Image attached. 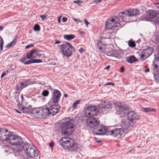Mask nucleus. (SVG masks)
<instances>
[{"label": "nucleus", "instance_id": "nucleus-13", "mask_svg": "<svg viewBox=\"0 0 159 159\" xmlns=\"http://www.w3.org/2000/svg\"><path fill=\"white\" fill-rule=\"evenodd\" d=\"M139 8L142 10V12H140L137 9H129L128 11H126L128 14V17L130 16H137L139 14L143 13L144 11L143 10H145V8L142 6H140L139 7Z\"/></svg>", "mask_w": 159, "mask_h": 159}, {"label": "nucleus", "instance_id": "nucleus-31", "mask_svg": "<svg viewBox=\"0 0 159 159\" xmlns=\"http://www.w3.org/2000/svg\"><path fill=\"white\" fill-rule=\"evenodd\" d=\"M64 39L66 40H71L74 39L75 36L74 34L64 35L63 36Z\"/></svg>", "mask_w": 159, "mask_h": 159}, {"label": "nucleus", "instance_id": "nucleus-55", "mask_svg": "<svg viewBox=\"0 0 159 159\" xmlns=\"http://www.w3.org/2000/svg\"><path fill=\"white\" fill-rule=\"evenodd\" d=\"M148 43H149V44H152V45H154V44H155L154 43V42L153 41V40H149L148 42Z\"/></svg>", "mask_w": 159, "mask_h": 159}, {"label": "nucleus", "instance_id": "nucleus-42", "mask_svg": "<svg viewBox=\"0 0 159 159\" xmlns=\"http://www.w3.org/2000/svg\"><path fill=\"white\" fill-rule=\"evenodd\" d=\"M72 18L75 21V22H76V23L77 24L79 22H82V21H80L79 19H76L74 18V17H72Z\"/></svg>", "mask_w": 159, "mask_h": 159}, {"label": "nucleus", "instance_id": "nucleus-59", "mask_svg": "<svg viewBox=\"0 0 159 159\" xmlns=\"http://www.w3.org/2000/svg\"><path fill=\"white\" fill-rule=\"evenodd\" d=\"M145 71L146 72H149V68H148V69H146Z\"/></svg>", "mask_w": 159, "mask_h": 159}, {"label": "nucleus", "instance_id": "nucleus-15", "mask_svg": "<svg viewBox=\"0 0 159 159\" xmlns=\"http://www.w3.org/2000/svg\"><path fill=\"white\" fill-rule=\"evenodd\" d=\"M124 132L123 129L120 128L111 130L109 131L108 133L110 135L113 137L120 138L123 134Z\"/></svg>", "mask_w": 159, "mask_h": 159}, {"label": "nucleus", "instance_id": "nucleus-39", "mask_svg": "<svg viewBox=\"0 0 159 159\" xmlns=\"http://www.w3.org/2000/svg\"><path fill=\"white\" fill-rule=\"evenodd\" d=\"M73 2L77 4L78 6H80L81 5L80 3H82L83 1L80 0H78L77 1H74Z\"/></svg>", "mask_w": 159, "mask_h": 159}, {"label": "nucleus", "instance_id": "nucleus-21", "mask_svg": "<svg viewBox=\"0 0 159 159\" xmlns=\"http://www.w3.org/2000/svg\"><path fill=\"white\" fill-rule=\"evenodd\" d=\"M128 10H125V11H122L120 12L118 15V16L117 17H118L119 19V22L120 23L122 22H125V20L127 19V17H128V14L126 11Z\"/></svg>", "mask_w": 159, "mask_h": 159}, {"label": "nucleus", "instance_id": "nucleus-8", "mask_svg": "<svg viewBox=\"0 0 159 159\" xmlns=\"http://www.w3.org/2000/svg\"><path fill=\"white\" fill-rule=\"evenodd\" d=\"M159 16V11H154L150 9L146 11V16H141L140 19L142 20H147V19H152L155 17L156 20Z\"/></svg>", "mask_w": 159, "mask_h": 159}, {"label": "nucleus", "instance_id": "nucleus-19", "mask_svg": "<svg viewBox=\"0 0 159 159\" xmlns=\"http://www.w3.org/2000/svg\"><path fill=\"white\" fill-rule=\"evenodd\" d=\"M60 107L58 105H53L49 107L50 112V115L54 116L59 112Z\"/></svg>", "mask_w": 159, "mask_h": 159}, {"label": "nucleus", "instance_id": "nucleus-61", "mask_svg": "<svg viewBox=\"0 0 159 159\" xmlns=\"http://www.w3.org/2000/svg\"><path fill=\"white\" fill-rule=\"evenodd\" d=\"M3 27L2 26H0V30H3Z\"/></svg>", "mask_w": 159, "mask_h": 159}, {"label": "nucleus", "instance_id": "nucleus-2", "mask_svg": "<svg viewBox=\"0 0 159 159\" xmlns=\"http://www.w3.org/2000/svg\"><path fill=\"white\" fill-rule=\"evenodd\" d=\"M74 119L70 117H66L61 120V132L62 134L69 135L74 131L75 125Z\"/></svg>", "mask_w": 159, "mask_h": 159}, {"label": "nucleus", "instance_id": "nucleus-47", "mask_svg": "<svg viewBox=\"0 0 159 159\" xmlns=\"http://www.w3.org/2000/svg\"><path fill=\"white\" fill-rule=\"evenodd\" d=\"M84 23L86 24V26H88L90 23L86 19L84 20Z\"/></svg>", "mask_w": 159, "mask_h": 159}, {"label": "nucleus", "instance_id": "nucleus-11", "mask_svg": "<svg viewBox=\"0 0 159 159\" xmlns=\"http://www.w3.org/2000/svg\"><path fill=\"white\" fill-rule=\"evenodd\" d=\"M93 131L94 133L96 135H103L107 132L106 127L100 124V123L95 128Z\"/></svg>", "mask_w": 159, "mask_h": 159}, {"label": "nucleus", "instance_id": "nucleus-37", "mask_svg": "<svg viewBox=\"0 0 159 159\" xmlns=\"http://www.w3.org/2000/svg\"><path fill=\"white\" fill-rule=\"evenodd\" d=\"M40 28L39 25L36 24L34 27V30L35 31H39L40 30Z\"/></svg>", "mask_w": 159, "mask_h": 159}, {"label": "nucleus", "instance_id": "nucleus-36", "mask_svg": "<svg viewBox=\"0 0 159 159\" xmlns=\"http://www.w3.org/2000/svg\"><path fill=\"white\" fill-rule=\"evenodd\" d=\"M154 79L156 80L159 82V70H157V74L155 73L154 75Z\"/></svg>", "mask_w": 159, "mask_h": 159}, {"label": "nucleus", "instance_id": "nucleus-20", "mask_svg": "<svg viewBox=\"0 0 159 159\" xmlns=\"http://www.w3.org/2000/svg\"><path fill=\"white\" fill-rule=\"evenodd\" d=\"M39 57V52L35 49H33L29 52L26 53V57L28 59Z\"/></svg>", "mask_w": 159, "mask_h": 159}, {"label": "nucleus", "instance_id": "nucleus-24", "mask_svg": "<svg viewBox=\"0 0 159 159\" xmlns=\"http://www.w3.org/2000/svg\"><path fill=\"white\" fill-rule=\"evenodd\" d=\"M15 155L16 156H18L21 155L23 153V152L24 151L23 148V145L21 147L18 146V148H15L13 150Z\"/></svg>", "mask_w": 159, "mask_h": 159}, {"label": "nucleus", "instance_id": "nucleus-45", "mask_svg": "<svg viewBox=\"0 0 159 159\" xmlns=\"http://www.w3.org/2000/svg\"><path fill=\"white\" fill-rule=\"evenodd\" d=\"M48 89L49 90H50L51 91H52L53 92L54 91V90H57L56 89H52V88L51 86H49L48 87Z\"/></svg>", "mask_w": 159, "mask_h": 159}, {"label": "nucleus", "instance_id": "nucleus-53", "mask_svg": "<svg viewBox=\"0 0 159 159\" xmlns=\"http://www.w3.org/2000/svg\"><path fill=\"white\" fill-rule=\"evenodd\" d=\"M120 72H123L124 71V68L123 66H122L120 68Z\"/></svg>", "mask_w": 159, "mask_h": 159}, {"label": "nucleus", "instance_id": "nucleus-6", "mask_svg": "<svg viewBox=\"0 0 159 159\" xmlns=\"http://www.w3.org/2000/svg\"><path fill=\"white\" fill-rule=\"evenodd\" d=\"M121 25L119 19L115 16L111 18L108 19L106 22L105 27L107 29H112L117 26L118 24Z\"/></svg>", "mask_w": 159, "mask_h": 159}, {"label": "nucleus", "instance_id": "nucleus-33", "mask_svg": "<svg viewBox=\"0 0 159 159\" xmlns=\"http://www.w3.org/2000/svg\"><path fill=\"white\" fill-rule=\"evenodd\" d=\"M143 111L145 112H150L152 111H155V109L154 108H143Z\"/></svg>", "mask_w": 159, "mask_h": 159}, {"label": "nucleus", "instance_id": "nucleus-63", "mask_svg": "<svg viewBox=\"0 0 159 159\" xmlns=\"http://www.w3.org/2000/svg\"><path fill=\"white\" fill-rule=\"evenodd\" d=\"M67 95L66 94H65L64 95V97L65 98H67Z\"/></svg>", "mask_w": 159, "mask_h": 159}, {"label": "nucleus", "instance_id": "nucleus-23", "mask_svg": "<svg viewBox=\"0 0 159 159\" xmlns=\"http://www.w3.org/2000/svg\"><path fill=\"white\" fill-rule=\"evenodd\" d=\"M120 126L124 131L125 129H129L130 126V122L129 120L122 119L120 123Z\"/></svg>", "mask_w": 159, "mask_h": 159}, {"label": "nucleus", "instance_id": "nucleus-58", "mask_svg": "<svg viewBox=\"0 0 159 159\" xmlns=\"http://www.w3.org/2000/svg\"><path fill=\"white\" fill-rule=\"evenodd\" d=\"M110 67V66H107L104 69H107V70H108Z\"/></svg>", "mask_w": 159, "mask_h": 159}, {"label": "nucleus", "instance_id": "nucleus-43", "mask_svg": "<svg viewBox=\"0 0 159 159\" xmlns=\"http://www.w3.org/2000/svg\"><path fill=\"white\" fill-rule=\"evenodd\" d=\"M26 57H25L20 58V61L22 62H23L26 60Z\"/></svg>", "mask_w": 159, "mask_h": 159}, {"label": "nucleus", "instance_id": "nucleus-52", "mask_svg": "<svg viewBox=\"0 0 159 159\" xmlns=\"http://www.w3.org/2000/svg\"><path fill=\"white\" fill-rule=\"evenodd\" d=\"M79 51L80 52V53H83L84 51V50L82 48H81L79 50Z\"/></svg>", "mask_w": 159, "mask_h": 159}, {"label": "nucleus", "instance_id": "nucleus-5", "mask_svg": "<svg viewBox=\"0 0 159 159\" xmlns=\"http://www.w3.org/2000/svg\"><path fill=\"white\" fill-rule=\"evenodd\" d=\"M60 51L62 55L67 58L72 54L74 48L69 43L66 42L60 46Z\"/></svg>", "mask_w": 159, "mask_h": 159}, {"label": "nucleus", "instance_id": "nucleus-54", "mask_svg": "<svg viewBox=\"0 0 159 159\" xmlns=\"http://www.w3.org/2000/svg\"><path fill=\"white\" fill-rule=\"evenodd\" d=\"M54 143L53 142H51L49 144V146L51 148H52L54 145Z\"/></svg>", "mask_w": 159, "mask_h": 159}, {"label": "nucleus", "instance_id": "nucleus-3", "mask_svg": "<svg viewBox=\"0 0 159 159\" xmlns=\"http://www.w3.org/2000/svg\"><path fill=\"white\" fill-rule=\"evenodd\" d=\"M60 144L63 148L73 151H77L78 149L77 145L75 144L73 140L69 138L62 137L60 141Z\"/></svg>", "mask_w": 159, "mask_h": 159}, {"label": "nucleus", "instance_id": "nucleus-14", "mask_svg": "<svg viewBox=\"0 0 159 159\" xmlns=\"http://www.w3.org/2000/svg\"><path fill=\"white\" fill-rule=\"evenodd\" d=\"M153 48L152 47H148L143 50L141 53V57L143 59L149 57L153 53Z\"/></svg>", "mask_w": 159, "mask_h": 159}, {"label": "nucleus", "instance_id": "nucleus-12", "mask_svg": "<svg viewBox=\"0 0 159 159\" xmlns=\"http://www.w3.org/2000/svg\"><path fill=\"white\" fill-rule=\"evenodd\" d=\"M61 95V93L59 91L54 90L52 92L51 100L53 103H57L59 101Z\"/></svg>", "mask_w": 159, "mask_h": 159}, {"label": "nucleus", "instance_id": "nucleus-29", "mask_svg": "<svg viewBox=\"0 0 159 159\" xmlns=\"http://www.w3.org/2000/svg\"><path fill=\"white\" fill-rule=\"evenodd\" d=\"M137 60V59L134 56H130L126 58V61L127 62L131 63Z\"/></svg>", "mask_w": 159, "mask_h": 159}, {"label": "nucleus", "instance_id": "nucleus-27", "mask_svg": "<svg viewBox=\"0 0 159 159\" xmlns=\"http://www.w3.org/2000/svg\"><path fill=\"white\" fill-rule=\"evenodd\" d=\"M30 84V83L28 81H24L23 82H20L19 85V87H17V88L19 89L25 88Z\"/></svg>", "mask_w": 159, "mask_h": 159}, {"label": "nucleus", "instance_id": "nucleus-44", "mask_svg": "<svg viewBox=\"0 0 159 159\" xmlns=\"http://www.w3.org/2000/svg\"><path fill=\"white\" fill-rule=\"evenodd\" d=\"M33 46L34 45L33 44H30L26 46V47H25V48L27 49L28 48L32 47H33Z\"/></svg>", "mask_w": 159, "mask_h": 159}, {"label": "nucleus", "instance_id": "nucleus-34", "mask_svg": "<svg viewBox=\"0 0 159 159\" xmlns=\"http://www.w3.org/2000/svg\"><path fill=\"white\" fill-rule=\"evenodd\" d=\"M128 44L129 47L133 48L135 46V43L132 40H129Z\"/></svg>", "mask_w": 159, "mask_h": 159}, {"label": "nucleus", "instance_id": "nucleus-60", "mask_svg": "<svg viewBox=\"0 0 159 159\" xmlns=\"http://www.w3.org/2000/svg\"><path fill=\"white\" fill-rule=\"evenodd\" d=\"M57 20H58V22L59 23H61V20H60V17L58 18Z\"/></svg>", "mask_w": 159, "mask_h": 159}, {"label": "nucleus", "instance_id": "nucleus-57", "mask_svg": "<svg viewBox=\"0 0 159 159\" xmlns=\"http://www.w3.org/2000/svg\"><path fill=\"white\" fill-rule=\"evenodd\" d=\"M156 21L157 24H159V17L157 19Z\"/></svg>", "mask_w": 159, "mask_h": 159}, {"label": "nucleus", "instance_id": "nucleus-62", "mask_svg": "<svg viewBox=\"0 0 159 159\" xmlns=\"http://www.w3.org/2000/svg\"><path fill=\"white\" fill-rule=\"evenodd\" d=\"M96 142L98 143H100L102 142V141L101 140H98Z\"/></svg>", "mask_w": 159, "mask_h": 159}, {"label": "nucleus", "instance_id": "nucleus-26", "mask_svg": "<svg viewBox=\"0 0 159 159\" xmlns=\"http://www.w3.org/2000/svg\"><path fill=\"white\" fill-rule=\"evenodd\" d=\"M102 40L98 41L96 43V45L98 48L100 50L101 52L102 49H103L106 47L107 44H106L104 42H102Z\"/></svg>", "mask_w": 159, "mask_h": 159}, {"label": "nucleus", "instance_id": "nucleus-48", "mask_svg": "<svg viewBox=\"0 0 159 159\" xmlns=\"http://www.w3.org/2000/svg\"><path fill=\"white\" fill-rule=\"evenodd\" d=\"M68 19L67 17H63L62 19V20L63 22H66L67 20Z\"/></svg>", "mask_w": 159, "mask_h": 159}, {"label": "nucleus", "instance_id": "nucleus-22", "mask_svg": "<svg viewBox=\"0 0 159 159\" xmlns=\"http://www.w3.org/2000/svg\"><path fill=\"white\" fill-rule=\"evenodd\" d=\"M31 114L39 118H42L41 110L40 108H32Z\"/></svg>", "mask_w": 159, "mask_h": 159}, {"label": "nucleus", "instance_id": "nucleus-46", "mask_svg": "<svg viewBox=\"0 0 159 159\" xmlns=\"http://www.w3.org/2000/svg\"><path fill=\"white\" fill-rule=\"evenodd\" d=\"M110 85L113 86L114 85V84L112 83H107L105 84V85Z\"/></svg>", "mask_w": 159, "mask_h": 159}, {"label": "nucleus", "instance_id": "nucleus-49", "mask_svg": "<svg viewBox=\"0 0 159 159\" xmlns=\"http://www.w3.org/2000/svg\"><path fill=\"white\" fill-rule=\"evenodd\" d=\"M6 74V72L5 71H4L2 74L1 76V78H2Z\"/></svg>", "mask_w": 159, "mask_h": 159}, {"label": "nucleus", "instance_id": "nucleus-64", "mask_svg": "<svg viewBox=\"0 0 159 159\" xmlns=\"http://www.w3.org/2000/svg\"><path fill=\"white\" fill-rule=\"evenodd\" d=\"M15 110L18 113H20V112L18 110H17V109H15Z\"/></svg>", "mask_w": 159, "mask_h": 159}, {"label": "nucleus", "instance_id": "nucleus-50", "mask_svg": "<svg viewBox=\"0 0 159 159\" xmlns=\"http://www.w3.org/2000/svg\"><path fill=\"white\" fill-rule=\"evenodd\" d=\"M102 1L101 0H95L93 1L96 4H97L98 2H100Z\"/></svg>", "mask_w": 159, "mask_h": 159}, {"label": "nucleus", "instance_id": "nucleus-25", "mask_svg": "<svg viewBox=\"0 0 159 159\" xmlns=\"http://www.w3.org/2000/svg\"><path fill=\"white\" fill-rule=\"evenodd\" d=\"M41 110V116L42 118H45L46 116L50 115L49 110L48 108H44L42 109Z\"/></svg>", "mask_w": 159, "mask_h": 159}, {"label": "nucleus", "instance_id": "nucleus-35", "mask_svg": "<svg viewBox=\"0 0 159 159\" xmlns=\"http://www.w3.org/2000/svg\"><path fill=\"white\" fill-rule=\"evenodd\" d=\"M16 43V40H12L11 42L8 44L6 45V48H9L13 47Z\"/></svg>", "mask_w": 159, "mask_h": 159}, {"label": "nucleus", "instance_id": "nucleus-40", "mask_svg": "<svg viewBox=\"0 0 159 159\" xmlns=\"http://www.w3.org/2000/svg\"><path fill=\"white\" fill-rule=\"evenodd\" d=\"M47 15H45V14H43V15L40 16V17L41 18L42 20H45L47 18Z\"/></svg>", "mask_w": 159, "mask_h": 159}, {"label": "nucleus", "instance_id": "nucleus-18", "mask_svg": "<svg viewBox=\"0 0 159 159\" xmlns=\"http://www.w3.org/2000/svg\"><path fill=\"white\" fill-rule=\"evenodd\" d=\"M127 117L131 123H133L134 120H138L139 119V116L134 111H129L127 113Z\"/></svg>", "mask_w": 159, "mask_h": 159}, {"label": "nucleus", "instance_id": "nucleus-7", "mask_svg": "<svg viewBox=\"0 0 159 159\" xmlns=\"http://www.w3.org/2000/svg\"><path fill=\"white\" fill-rule=\"evenodd\" d=\"M101 52L108 56L117 57L119 55V54L114 50V46L111 44H107L104 48L101 50Z\"/></svg>", "mask_w": 159, "mask_h": 159}, {"label": "nucleus", "instance_id": "nucleus-4", "mask_svg": "<svg viewBox=\"0 0 159 159\" xmlns=\"http://www.w3.org/2000/svg\"><path fill=\"white\" fill-rule=\"evenodd\" d=\"M24 151L30 157L34 158L38 155V151L37 149L32 145L26 143L23 145Z\"/></svg>", "mask_w": 159, "mask_h": 159}, {"label": "nucleus", "instance_id": "nucleus-28", "mask_svg": "<svg viewBox=\"0 0 159 159\" xmlns=\"http://www.w3.org/2000/svg\"><path fill=\"white\" fill-rule=\"evenodd\" d=\"M42 62V60L40 59H31L24 62L25 65L30 64L34 63H40Z\"/></svg>", "mask_w": 159, "mask_h": 159}, {"label": "nucleus", "instance_id": "nucleus-10", "mask_svg": "<svg viewBox=\"0 0 159 159\" xmlns=\"http://www.w3.org/2000/svg\"><path fill=\"white\" fill-rule=\"evenodd\" d=\"M11 133L7 130L5 129H0V141H8L10 136H11Z\"/></svg>", "mask_w": 159, "mask_h": 159}, {"label": "nucleus", "instance_id": "nucleus-38", "mask_svg": "<svg viewBox=\"0 0 159 159\" xmlns=\"http://www.w3.org/2000/svg\"><path fill=\"white\" fill-rule=\"evenodd\" d=\"M49 92L47 90H43L42 93V95L44 97H47L49 94Z\"/></svg>", "mask_w": 159, "mask_h": 159}, {"label": "nucleus", "instance_id": "nucleus-16", "mask_svg": "<svg viewBox=\"0 0 159 159\" xmlns=\"http://www.w3.org/2000/svg\"><path fill=\"white\" fill-rule=\"evenodd\" d=\"M109 101H104L101 104L99 105V107H98L99 110L101 108L102 111H103V110L106 111L108 109H110L112 108V106L113 102Z\"/></svg>", "mask_w": 159, "mask_h": 159}, {"label": "nucleus", "instance_id": "nucleus-41", "mask_svg": "<svg viewBox=\"0 0 159 159\" xmlns=\"http://www.w3.org/2000/svg\"><path fill=\"white\" fill-rule=\"evenodd\" d=\"M3 44H4L3 41L1 40V42L0 43V51H1L2 50Z\"/></svg>", "mask_w": 159, "mask_h": 159}, {"label": "nucleus", "instance_id": "nucleus-1", "mask_svg": "<svg viewBox=\"0 0 159 159\" xmlns=\"http://www.w3.org/2000/svg\"><path fill=\"white\" fill-rule=\"evenodd\" d=\"M84 114L86 116L89 118L87 120V127L89 129H93V130L99 123L98 119L92 117L95 116L99 111L98 107L95 106H86L84 108Z\"/></svg>", "mask_w": 159, "mask_h": 159}, {"label": "nucleus", "instance_id": "nucleus-56", "mask_svg": "<svg viewBox=\"0 0 159 159\" xmlns=\"http://www.w3.org/2000/svg\"><path fill=\"white\" fill-rule=\"evenodd\" d=\"M156 5V7L157 8L159 9V2H157L154 3Z\"/></svg>", "mask_w": 159, "mask_h": 159}, {"label": "nucleus", "instance_id": "nucleus-30", "mask_svg": "<svg viewBox=\"0 0 159 159\" xmlns=\"http://www.w3.org/2000/svg\"><path fill=\"white\" fill-rule=\"evenodd\" d=\"M32 108H30L28 107H24L22 109V111L24 113H30L31 114L32 113Z\"/></svg>", "mask_w": 159, "mask_h": 159}, {"label": "nucleus", "instance_id": "nucleus-51", "mask_svg": "<svg viewBox=\"0 0 159 159\" xmlns=\"http://www.w3.org/2000/svg\"><path fill=\"white\" fill-rule=\"evenodd\" d=\"M25 106L22 105H20L18 106V107L19 108V109L22 111V109L23 108V107H24Z\"/></svg>", "mask_w": 159, "mask_h": 159}, {"label": "nucleus", "instance_id": "nucleus-9", "mask_svg": "<svg viewBox=\"0 0 159 159\" xmlns=\"http://www.w3.org/2000/svg\"><path fill=\"white\" fill-rule=\"evenodd\" d=\"M7 142L12 145L18 146L20 147L22 146L21 144L23 143V141L20 136L11 134Z\"/></svg>", "mask_w": 159, "mask_h": 159}, {"label": "nucleus", "instance_id": "nucleus-32", "mask_svg": "<svg viewBox=\"0 0 159 159\" xmlns=\"http://www.w3.org/2000/svg\"><path fill=\"white\" fill-rule=\"evenodd\" d=\"M80 102V100H77L75 102L72 106V107L73 108V109L77 108V104H79Z\"/></svg>", "mask_w": 159, "mask_h": 159}, {"label": "nucleus", "instance_id": "nucleus-17", "mask_svg": "<svg viewBox=\"0 0 159 159\" xmlns=\"http://www.w3.org/2000/svg\"><path fill=\"white\" fill-rule=\"evenodd\" d=\"M113 103L115 105H116L117 107V112L118 114H124L125 113L126 108L124 107L121 103L116 101H115Z\"/></svg>", "mask_w": 159, "mask_h": 159}]
</instances>
